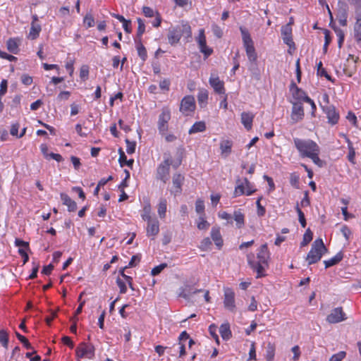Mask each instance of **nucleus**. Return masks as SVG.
<instances>
[{"label": "nucleus", "mask_w": 361, "mask_h": 361, "mask_svg": "<svg viewBox=\"0 0 361 361\" xmlns=\"http://www.w3.org/2000/svg\"><path fill=\"white\" fill-rule=\"evenodd\" d=\"M320 149H318L317 152H315L311 154V156L309 157L312 160V161L319 166H322V161L319 157Z\"/></svg>", "instance_id": "obj_46"}, {"label": "nucleus", "mask_w": 361, "mask_h": 361, "mask_svg": "<svg viewBox=\"0 0 361 361\" xmlns=\"http://www.w3.org/2000/svg\"><path fill=\"white\" fill-rule=\"evenodd\" d=\"M166 207H167L166 200L164 198L160 199L159 203L158 204L157 212L161 219H164L166 216Z\"/></svg>", "instance_id": "obj_31"}, {"label": "nucleus", "mask_w": 361, "mask_h": 361, "mask_svg": "<svg viewBox=\"0 0 361 361\" xmlns=\"http://www.w3.org/2000/svg\"><path fill=\"white\" fill-rule=\"evenodd\" d=\"M204 209V201L197 200L195 203V210L199 214H203Z\"/></svg>", "instance_id": "obj_58"}, {"label": "nucleus", "mask_w": 361, "mask_h": 361, "mask_svg": "<svg viewBox=\"0 0 361 361\" xmlns=\"http://www.w3.org/2000/svg\"><path fill=\"white\" fill-rule=\"evenodd\" d=\"M200 221L197 223V228L200 230H206L209 228V224L202 216H200Z\"/></svg>", "instance_id": "obj_55"}, {"label": "nucleus", "mask_w": 361, "mask_h": 361, "mask_svg": "<svg viewBox=\"0 0 361 361\" xmlns=\"http://www.w3.org/2000/svg\"><path fill=\"white\" fill-rule=\"evenodd\" d=\"M211 237L215 245L220 249L223 245V239L219 227H213L211 231Z\"/></svg>", "instance_id": "obj_22"}, {"label": "nucleus", "mask_w": 361, "mask_h": 361, "mask_svg": "<svg viewBox=\"0 0 361 361\" xmlns=\"http://www.w3.org/2000/svg\"><path fill=\"white\" fill-rule=\"evenodd\" d=\"M209 84L216 93L225 94L224 82L219 77H210Z\"/></svg>", "instance_id": "obj_14"}, {"label": "nucleus", "mask_w": 361, "mask_h": 361, "mask_svg": "<svg viewBox=\"0 0 361 361\" xmlns=\"http://www.w3.org/2000/svg\"><path fill=\"white\" fill-rule=\"evenodd\" d=\"M224 307L231 312H235V304L234 295H225Z\"/></svg>", "instance_id": "obj_27"}, {"label": "nucleus", "mask_w": 361, "mask_h": 361, "mask_svg": "<svg viewBox=\"0 0 361 361\" xmlns=\"http://www.w3.org/2000/svg\"><path fill=\"white\" fill-rule=\"evenodd\" d=\"M137 44V54L142 61H145L147 58V51L145 47L142 43V39H135Z\"/></svg>", "instance_id": "obj_32"}, {"label": "nucleus", "mask_w": 361, "mask_h": 361, "mask_svg": "<svg viewBox=\"0 0 361 361\" xmlns=\"http://www.w3.org/2000/svg\"><path fill=\"white\" fill-rule=\"evenodd\" d=\"M256 360V349L255 342H252L250 348L249 350V357L247 361L255 360Z\"/></svg>", "instance_id": "obj_53"}, {"label": "nucleus", "mask_w": 361, "mask_h": 361, "mask_svg": "<svg viewBox=\"0 0 361 361\" xmlns=\"http://www.w3.org/2000/svg\"><path fill=\"white\" fill-rule=\"evenodd\" d=\"M341 231L343 236L345 237L346 240H348L350 238V235H351V231L350 228L347 226H343Z\"/></svg>", "instance_id": "obj_64"}, {"label": "nucleus", "mask_w": 361, "mask_h": 361, "mask_svg": "<svg viewBox=\"0 0 361 361\" xmlns=\"http://www.w3.org/2000/svg\"><path fill=\"white\" fill-rule=\"evenodd\" d=\"M338 5H339V8L338 11V21H339V23L342 26H345L347 25L348 6H347L346 4H345L343 2H341V1L338 2Z\"/></svg>", "instance_id": "obj_15"}, {"label": "nucleus", "mask_w": 361, "mask_h": 361, "mask_svg": "<svg viewBox=\"0 0 361 361\" xmlns=\"http://www.w3.org/2000/svg\"><path fill=\"white\" fill-rule=\"evenodd\" d=\"M16 337L24 345L27 349H32V346L29 343L28 340L18 332H16Z\"/></svg>", "instance_id": "obj_47"}, {"label": "nucleus", "mask_w": 361, "mask_h": 361, "mask_svg": "<svg viewBox=\"0 0 361 361\" xmlns=\"http://www.w3.org/2000/svg\"><path fill=\"white\" fill-rule=\"evenodd\" d=\"M292 95L295 99L298 101L302 100L305 102V97H308L305 92L300 88H296V90H294Z\"/></svg>", "instance_id": "obj_33"}, {"label": "nucleus", "mask_w": 361, "mask_h": 361, "mask_svg": "<svg viewBox=\"0 0 361 361\" xmlns=\"http://www.w3.org/2000/svg\"><path fill=\"white\" fill-rule=\"evenodd\" d=\"M181 33V37L183 36L186 39L192 37L191 27L187 23H183L180 25L177 26Z\"/></svg>", "instance_id": "obj_28"}, {"label": "nucleus", "mask_w": 361, "mask_h": 361, "mask_svg": "<svg viewBox=\"0 0 361 361\" xmlns=\"http://www.w3.org/2000/svg\"><path fill=\"white\" fill-rule=\"evenodd\" d=\"M233 142L229 140H223L220 142L221 154L224 158H226L231 153Z\"/></svg>", "instance_id": "obj_20"}, {"label": "nucleus", "mask_w": 361, "mask_h": 361, "mask_svg": "<svg viewBox=\"0 0 361 361\" xmlns=\"http://www.w3.org/2000/svg\"><path fill=\"white\" fill-rule=\"evenodd\" d=\"M137 21L138 27H137V39H141L142 34L145 31V25L144 21L141 18H137Z\"/></svg>", "instance_id": "obj_39"}, {"label": "nucleus", "mask_w": 361, "mask_h": 361, "mask_svg": "<svg viewBox=\"0 0 361 361\" xmlns=\"http://www.w3.org/2000/svg\"><path fill=\"white\" fill-rule=\"evenodd\" d=\"M197 43L199 44L200 51L204 54V55L206 58L212 54V52H213L212 49H209L207 47L206 37H205L204 31L203 29H201L199 32V36L197 37Z\"/></svg>", "instance_id": "obj_11"}, {"label": "nucleus", "mask_w": 361, "mask_h": 361, "mask_svg": "<svg viewBox=\"0 0 361 361\" xmlns=\"http://www.w3.org/2000/svg\"><path fill=\"white\" fill-rule=\"evenodd\" d=\"M244 193H245L244 186L243 185V184H240L235 187L233 192V196L235 197L237 196L243 195Z\"/></svg>", "instance_id": "obj_63"}, {"label": "nucleus", "mask_w": 361, "mask_h": 361, "mask_svg": "<svg viewBox=\"0 0 361 361\" xmlns=\"http://www.w3.org/2000/svg\"><path fill=\"white\" fill-rule=\"evenodd\" d=\"M208 99V92L207 90H202L197 95V100L201 107H203L202 104L206 103Z\"/></svg>", "instance_id": "obj_41"}, {"label": "nucleus", "mask_w": 361, "mask_h": 361, "mask_svg": "<svg viewBox=\"0 0 361 361\" xmlns=\"http://www.w3.org/2000/svg\"><path fill=\"white\" fill-rule=\"evenodd\" d=\"M250 71L252 73V78L256 80H259L261 78L260 71L256 65H252L250 67Z\"/></svg>", "instance_id": "obj_43"}, {"label": "nucleus", "mask_w": 361, "mask_h": 361, "mask_svg": "<svg viewBox=\"0 0 361 361\" xmlns=\"http://www.w3.org/2000/svg\"><path fill=\"white\" fill-rule=\"evenodd\" d=\"M262 199V197H260L257 199L256 202L257 207V214L259 216H262L265 214V209L260 204V201Z\"/></svg>", "instance_id": "obj_57"}, {"label": "nucleus", "mask_w": 361, "mask_h": 361, "mask_svg": "<svg viewBox=\"0 0 361 361\" xmlns=\"http://www.w3.org/2000/svg\"><path fill=\"white\" fill-rule=\"evenodd\" d=\"M254 115L251 113L243 112L241 114V122L247 130H250L252 126Z\"/></svg>", "instance_id": "obj_24"}, {"label": "nucleus", "mask_w": 361, "mask_h": 361, "mask_svg": "<svg viewBox=\"0 0 361 361\" xmlns=\"http://www.w3.org/2000/svg\"><path fill=\"white\" fill-rule=\"evenodd\" d=\"M304 117V109L301 102H293L291 120L293 123L301 121Z\"/></svg>", "instance_id": "obj_10"}, {"label": "nucleus", "mask_w": 361, "mask_h": 361, "mask_svg": "<svg viewBox=\"0 0 361 361\" xmlns=\"http://www.w3.org/2000/svg\"><path fill=\"white\" fill-rule=\"evenodd\" d=\"M331 28L334 29V30L336 33V35L338 37V47L341 48L344 41V32L341 29L337 27L336 26L331 25Z\"/></svg>", "instance_id": "obj_38"}, {"label": "nucleus", "mask_w": 361, "mask_h": 361, "mask_svg": "<svg viewBox=\"0 0 361 361\" xmlns=\"http://www.w3.org/2000/svg\"><path fill=\"white\" fill-rule=\"evenodd\" d=\"M142 12L146 17L151 18L154 16V10L149 6H143Z\"/></svg>", "instance_id": "obj_62"}, {"label": "nucleus", "mask_w": 361, "mask_h": 361, "mask_svg": "<svg viewBox=\"0 0 361 361\" xmlns=\"http://www.w3.org/2000/svg\"><path fill=\"white\" fill-rule=\"evenodd\" d=\"M147 235L155 236L159 231V224L157 219H154L147 221Z\"/></svg>", "instance_id": "obj_19"}, {"label": "nucleus", "mask_w": 361, "mask_h": 361, "mask_svg": "<svg viewBox=\"0 0 361 361\" xmlns=\"http://www.w3.org/2000/svg\"><path fill=\"white\" fill-rule=\"evenodd\" d=\"M184 180V177L180 173H176L173 176V190L171 192L175 195L179 194L181 192V186Z\"/></svg>", "instance_id": "obj_21"}, {"label": "nucleus", "mask_w": 361, "mask_h": 361, "mask_svg": "<svg viewBox=\"0 0 361 361\" xmlns=\"http://www.w3.org/2000/svg\"><path fill=\"white\" fill-rule=\"evenodd\" d=\"M219 333L224 340H229L232 336L229 323L225 322L222 324L219 327Z\"/></svg>", "instance_id": "obj_25"}, {"label": "nucleus", "mask_w": 361, "mask_h": 361, "mask_svg": "<svg viewBox=\"0 0 361 361\" xmlns=\"http://www.w3.org/2000/svg\"><path fill=\"white\" fill-rule=\"evenodd\" d=\"M240 30L242 35L243 44L246 50V54L248 59L251 62H255L257 60V54L254 47L253 41L247 30L240 27Z\"/></svg>", "instance_id": "obj_4"}, {"label": "nucleus", "mask_w": 361, "mask_h": 361, "mask_svg": "<svg viewBox=\"0 0 361 361\" xmlns=\"http://www.w3.org/2000/svg\"><path fill=\"white\" fill-rule=\"evenodd\" d=\"M126 143L127 145L126 152L128 154H133L135 151L136 142L135 141H130L129 140H126Z\"/></svg>", "instance_id": "obj_51"}, {"label": "nucleus", "mask_w": 361, "mask_h": 361, "mask_svg": "<svg viewBox=\"0 0 361 361\" xmlns=\"http://www.w3.org/2000/svg\"><path fill=\"white\" fill-rule=\"evenodd\" d=\"M61 199L63 202V204L68 207V210L69 212H75L77 209L76 202L71 200L68 195L65 193H61Z\"/></svg>", "instance_id": "obj_23"}, {"label": "nucleus", "mask_w": 361, "mask_h": 361, "mask_svg": "<svg viewBox=\"0 0 361 361\" xmlns=\"http://www.w3.org/2000/svg\"><path fill=\"white\" fill-rule=\"evenodd\" d=\"M17 39L15 38H10L6 42V47L7 49L13 53V54H18L19 49H18V44L17 42Z\"/></svg>", "instance_id": "obj_30"}, {"label": "nucleus", "mask_w": 361, "mask_h": 361, "mask_svg": "<svg viewBox=\"0 0 361 361\" xmlns=\"http://www.w3.org/2000/svg\"><path fill=\"white\" fill-rule=\"evenodd\" d=\"M295 209H296V212H297V213L298 214L299 221H300L302 227V228H305V226H306V220H305V218L304 213L300 209L298 204L296 205Z\"/></svg>", "instance_id": "obj_44"}, {"label": "nucleus", "mask_w": 361, "mask_h": 361, "mask_svg": "<svg viewBox=\"0 0 361 361\" xmlns=\"http://www.w3.org/2000/svg\"><path fill=\"white\" fill-rule=\"evenodd\" d=\"M151 205L149 203H147L145 205V207H143V210H142V218L143 220L145 221H150V220H152L153 219H152L151 216H150V213H151Z\"/></svg>", "instance_id": "obj_36"}, {"label": "nucleus", "mask_w": 361, "mask_h": 361, "mask_svg": "<svg viewBox=\"0 0 361 361\" xmlns=\"http://www.w3.org/2000/svg\"><path fill=\"white\" fill-rule=\"evenodd\" d=\"M181 37V33L179 28L176 26L169 30L168 39L171 45L177 44Z\"/></svg>", "instance_id": "obj_18"}, {"label": "nucleus", "mask_w": 361, "mask_h": 361, "mask_svg": "<svg viewBox=\"0 0 361 361\" xmlns=\"http://www.w3.org/2000/svg\"><path fill=\"white\" fill-rule=\"evenodd\" d=\"M37 20V16H32V21L31 23V27L28 35V37H30L32 39H35L37 37H38L39 32L41 31L40 25L36 23Z\"/></svg>", "instance_id": "obj_16"}, {"label": "nucleus", "mask_w": 361, "mask_h": 361, "mask_svg": "<svg viewBox=\"0 0 361 361\" xmlns=\"http://www.w3.org/2000/svg\"><path fill=\"white\" fill-rule=\"evenodd\" d=\"M294 144L301 157H310L311 154L319 149L318 145L311 140L294 139Z\"/></svg>", "instance_id": "obj_3"}, {"label": "nucleus", "mask_w": 361, "mask_h": 361, "mask_svg": "<svg viewBox=\"0 0 361 361\" xmlns=\"http://www.w3.org/2000/svg\"><path fill=\"white\" fill-rule=\"evenodd\" d=\"M281 35L283 42L290 48L295 49V43L292 38V28L289 24H286L281 27Z\"/></svg>", "instance_id": "obj_12"}, {"label": "nucleus", "mask_w": 361, "mask_h": 361, "mask_svg": "<svg viewBox=\"0 0 361 361\" xmlns=\"http://www.w3.org/2000/svg\"><path fill=\"white\" fill-rule=\"evenodd\" d=\"M167 267V264L166 263H162L155 267H154L152 271H151V274L152 276H156V275H158L159 274H160L161 272V271L166 268Z\"/></svg>", "instance_id": "obj_56"}, {"label": "nucleus", "mask_w": 361, "mask_h": 361, "mask_svg": "<svg viewBox=\"0 0 361 361\" xmlns=\"http://www.w3.org/2000/svg\"><path fill=\"white\" fill-rule=\"evenodd\" d=\"M212 32L214 33V35L218 37V38H221L223 35V31L221 29V27L217 25H212Z\"/></svg>", "instance_id": "obj_60"}, {"label": "nucleus", "mask_w": 361, "mask_h": 361, "mask_svg": "<svg viewBox=\"0 0 361 361\" xmlns=\"http://www.w3.org/2000/svg\"><path fill=\"white\" fill-rule=\"evenodd\" d=\"M322 108L326 114L328 122L331 125L337 123L339 119V114L336 111V108L332 105L323 106Z\"/></svg>", "instance_id": "obj_13"}, {"label": "nucleus", "mask_w": 361, "mask_h": 361, "mask_svg": "<svg viewBox=\"0 0 361 361\" xmlns=\"http://www.w3.org/2000/svg\"><path fill=\"white\" fill-rule=\"evenodd\" d=\"M211 245L212 241L209 238L207 237L202 240L199 247L202 251H207L210 248Z\"/></svg>", "instance_id": "obj_42"}, {"label": "nucleus", "mask_w": 361, "mask_h": 361, "mask_svg": "<svg viewBox=\"0 0 361 361\" xmlns=\"http://www.w3.org/2000/svg\"><path fill=\"white\" fill-rule=\"evenodd\" d=\"M327 251L328 250L322 239H316L312 244L311 250L306 257V260L308 262V264L310 265L319 262L322 255L327 252Z\"/></svg>", "instance_id": "obj_2"}, {"label": "nucleus", "mask_w": 361, "mask_h": 361, "mask_svg": "<svg viewBox=\"0 0 361 361\" xmlns=\"http://www.w3.org/2000/svg\"><path fill=\"white\" fill-rule=\"evenodd\" d=\"M346 355V353L345 351H340L338 353L333 355L329 361H342Z\"/></svg>", "instance_id": "obj_48"}, {"label": "nucleus", "mask_w": 361, "mask_h": 361, "mask_svg": "<svg viewBox=\"0 0 361 361\" xmlns=\"http://www.w3.org/2000/svg\"><path fill=\"white\" fill-rule=\"evenodd\" d=\"M89 75V67L86 65L82 66L80 71V77L83 80H86Z\"/></svg>", "instance_id": "obj_52"}, {"label": "nucleus", "mask_w": 361, "mask_h": 361, "mask_svg": "<svg viewBox=\"0 0 361 361\" xmlns=\"http://www.w3.org/2000/svg\"><path fill=\"white\" fill-rule=\"evenodd\" d=\"M195 109V100L193 96L188 95L183 98L180 105V111L185 116H188Z\"/></svg>", "instance_id": "obj_7"}, {"label": "nucleus", "mask_w": 361, "mask_h": 361, "mask_svg": "<svg viewBox=\"0 0 361 361\" xmlns=\"http://www.w3.org/2000/svg\"><path fill=\"white\" fill-rule=\"evenodd\" d=\"M258 261L255 262L251 260L248 257V263L252 269L257 272V278L265 276L264 271L269 267V259L270 253L268 250L267 243L260 247L259 251L257 253Z\"/></svg>", "instance_id": "obj_1"}, {"label": "nucleus", "mask_w": 361, "mask_h": 361, "mask_svg": "<svg viewBox=\"0 0 361 361\" xmlns=\"http://www.w3.org/2000/svg\"><path fill=\"white\" fill-rule=\"evenodd\" d=\"M172 161L169 159H165L157 167V178L166 183L169 178L170 166Z\"/></svg>", "instance_id": "obj_6"}, {"label": "nucleus", "mask_w": 361, "mask_h": 361, "mask_svg": "<svg viewBox=\"0 0 361 361\" xmlns=\"http://www.w3.org/2000/svg\"><path fill=\"white\" fill-rule=\"evenodd\" d=\"M275 355V348L272 344L268 343L266 350L267 361H273Z\"/></svg>", "instance_id": "obj_37"}, {"label": "nucleus", "mask_w": 361, "mask_h": 361, "mask_svg": "<svg viewBox=\"0 0 361 361\" xmlns=\"http://www.w3.org/2000/svg\"><path fill=\"white\" fill-rule=\"evenodd\" d=\"M0 343L4 348H8V336L7 333L4 330H0Z\"/></svg>", "instance_id": "obj_45"}, {"label": "nucleus", "mask_w": 361, "mask_h": 361, "mask_svg": "<svg viewBox=\"0 0 361 361\" xmlns=\"http://www.w3.org/2000/svg\"><path fill=\"white\" fill-rule=\"evenodd\" d=\"M317 75L325 77L328 80L333 81L331 77L328 74L326 71L322 68V61H319L317 64Z\"/></svg>", "instance_id": "obj_40"}, {"label": "nucleus", "mask_w": 361, "mask_h": 361, "mask_svg": "<svg viewBox=\"0 0 361 361\" xmlns=\"http://www.w3.org/2000/svg\"><path fill=\"white\" fill-rule=\"evenodd\" d=\"M290 183L295 188H299V176L295 173H293L290 176Z\"/></svg>", "instance_id": "obj_50"}, {"label": "nucleus", "mask_w": 361, "mask_h": 361, "mask_svg": "<svg viewBox=\"0 0 361 361\" xmlns=\"http://www.w3.org/2000/svg\"><path fill=\"white\" fill-rule=\"evenodd\" d=\"M206 130V124L204 121L195 122L189 130V134L203 132Z\"/></svg>", "instance_id": "obj_29"}, {"label": "nucleus", "mask_w": 361, "mask_h": 361, "mask_svg": "<svg viewBox=\"0 0 361 361\" xmlns=\"http://www.w3.org/2000/svg\"><path fill=\"white\" fill-rule=\"evenodd\" d=\"M21 82L25 85H30L32 83V78L27 74H23L21 76Z\"/></svg>", "instance_id": "obj_61"}, {"label": "nucleus", "mask_w": 361, "mask_h": 361, "mask_svg": "<svg viewBox=\"0 0 361 361\" xmlns=\"http://www.w3.org/2000/svg\"><path fill=\"white\" fill-rule=\"evenodd\" d=\"M84 23L87 27H93L94 25V19L91 13H87L84 18Z\"/></svg>", "instance_id": "obj_49"}, {"label": "nucleus", "mask_w": 361, "mask_h": 361, "mask_svg": "<svg viewBox=\"0 0 361 361\" xmlns=\"http://www.w3.org/2000/svg\"><path fill=\"white\" fill-rule=\"evenodd\" d=\"M171 119V111L168 108H163L159 116L158 129L164 133L168 130V122Z\"/></svg>", "instance_id": "obj_8"}, {"label": "nucleus", "mask_w": 361, "mask_h": 361, "mask_svg": "<svg viewBox=\"0 0 361 361\" xmlns=\"http://www.w3.org/2000/svg\"><path fill=\"white\" fill-rule=\"evenodd\" d=\"M343 258V253L341 251L338 252L334 257L329 260L324 261L325 264V268L327 269L330 267L337 264L339 263Z\"/></svg>", "instance_id": "obj_26"}, {"label": "nucleus", "mask_w": 361, "mask_h": 361, "mask_svg": "<svg viewBox=\"0 0 361 361\" xmlns=\"http://www.w3.org/2000/svg\"><path fill=\"white\" fill-rule=\"evenodd\" d=\"M116 283L120 288L121 293H124L125 292L127 291L126 283L123 281L122 279L118 278L116 280Z\"/></svg>", "instance_id": "obj_59"}, {"label": "nucleus", "mask_w": 361, "mask_h": 361, "mask_svg": "<svg viewBox=\"0 0 361 361\" xmlns=\"http://www.w3.org/2000/svg\"><path fill=\"white\" fill-rule=\"evenodd\" d=\"M356 22L354 25V36L355 39L360 42H361V11L356 9L355 11Z\"/></svg>", "instance_id": "obj_17"}, {"label": "nucleus", "mask_w": 361, "mask_h": 361, "mask_svg": "<svg viewBox=\"0 0 361 361\" xmlns=\"http://www.w3.org/2000/svg\"><path fill=\"white\" fill-rule=\"evenodd\" d=\"M324 33L325 42L324 44L323 50H324V53H326L328 46L331 42L330 32L328 30H325Z\"/></svg>", "instance_id": "obj_54"}, {"label": "nucleus", "mask_w": 361, "mask_h": 361, "mask_svg": "<svg viewBox=\"0 0 361 361\" xmlns=\"http://www.w3.org/2000/svg\"><path fill=\"white\" fill-rule=\"evenodd\" d=\"M234 219L236 221L238 228H241L245 224L244 215L240 211H235L233 214Z\"/></svg>", "instance_id": "obj_34"}, {"label": "nucleus", "mask_w": 361, "mask_h": 361, "mask_svg": "<svg viewBox=\"0 0 361 361\" xmlns=\"http://www.w3.org/2000/svg\"><path fill=\"white\" fill-rule=\"evenodd\" d=\"M345 319V314L343 312L341 307L334 308L326 317V321L330 324L339 323Z\"/></svg>", "instance_id": "obj_9"}, {"label": "nucleus", "mask_w": 361, "mask_h": 361, "mask_svg": "<svg viewBox=\"0 0 361 361\" xmlns=\"http://www.w3.org/2000/svg\"><path fill=\"white\" fill-rule=\"evenodd\" d=\"M313 233L310 228H307L303 235L302 241L300 243L301 247L306 246L312 240Z\"/></svg>", "instance_id": "obj_35"}, {"label": "nucleus", "mask_w": 361, "mask_h": 361, "mask_svg": "<svg viewBox=\"0 0 361 361\" xmlns=\"http://www.w3.org/2000/svg\"><path fill=\"white\" fill-rule=\"evenodd\" d=\"M95 348L91 343H81L76 348L75 353L78 358L92 359L94 356Z\"/></svg>", "instance_id": "obj_5"}]
</instances>
